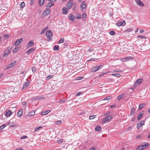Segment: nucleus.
<instances>
[{
	"instance_id": "obj_1",
	"label": "nucleus",
	"mask_w": 150,
	"mask_h": 150,
	"mask_svg": "<svg viewBox=\"0 0 150 150\" xmlns=\"http://www.w3.org/2000/svg\"><path fill=\"white\" fill-rule=\"evenodd\" d=\"M103 66V65H101L99 66H93L91 68L90 71L92 72H96L99 70L100 69L102 68Z\"/></svg>"
},
{
	"instance_id": "obj_2",
	"label": "nucleus",
	"mask_w": 150,
	"mask_h": 150,
	"mask_svg": "<svg viewBox=\"0 0 150 150\" xmlns=\"http://www.w3.org/2000/svg\"><path fill=\"white\" fill-rule=\"evenodd\" d=\"M112 117V115H110L105 117L102 120V123H105L108 122L109 121H110L111 120Z\"/></svg>"
},
{
	"instance_id": "obj_3",
	"label": "nucleus",
	"mask_w": 150,
	"mask_h": 150,
	"mask_svg": "<svg viewBox=\"0 0 150 150\" xmlns=\"http://www.w3.org/2000/svg\"><path fill=\"white\" fill-rule=\"evenodd\" d=\"M27 82H25L23 84V87L22 88V90H23L24 89H25L28 87L30 85V81H27V79H26Z\"/></svg>"
},
{
	"instance_id": "obj_4",
	"label": "nucleus",
	"mask_w": 150,
	"mask_h": 150,
	"mask_svg": "<svg viewBox=\"0 0 150 150\" xmlns=\"http://www.w3.org/2000/svg\"><path fill=\"white\" fill-rule=\"evenodd\" d=\"M50 13V10L49 8H46V11L43 12L42 15V17H44L48 15Z\"/></svg>"
},
{
	"instance_id": "obj_5",
	"label": "nucleus",
	"mask_w": 150,
	"mask_h": 150,
	"mask_svg": "<svg viewBox=\"0 0 150 150\" xmlns=\"http://www.w3.org/2000/svg\"><path fill=\"white\" fill-rule=\"evenodd\" d=\"M11 50V48H8L7 50L5 51L4 54H3V57H5L8 55Z\"/></svg>"
},
{
	"instance_id": "obj_6",
	"label": "nucleus",
	"mask_w": 150,
	"mask_h": 150,
	"mask_svg": "<svg viewBox=\"0 0 150 150\" xmlns=\"http://www.w3.org/2000/svg\"><path fill=\"white\" fill-rule=\"evenodd\" d=\"M143 81L142 79L140 78L137 80L134 84V86H138L139 84Z\"/></svg>"
},
{
	"instance_id": "obj_7",
	"label": "nucleus",
	"mask_w": 150,
	"mask_h": 150,
	"mask_svg": "<svg viewBox=\"0 0 150 150\" xmlns=\"http://www.w3.org/2000/svg\"><path fill=\"white\" fill-rule=\"evenodd\" d=\"M144 111H142L140 112L139 114V115L137 117L138 120H139L144 115Z\"/></svg>"
},
{
	"instance_id": "obj_8",
	"label": "nucleus",
	"mask_w": 150,
	"mask_h": 150,
	"mask_svg": "<svg viewBox=\"0 0 150 150\" xmlns=\"http://www.w3.org/2000/svg\"><path fill=\"white\" fill-rule=\"evenodd\" d=\"M73 1V0H70V1L67 3V6L68 8L70 9L72 7L73 4L71 2H72Z\"/></svg>"
},
{
	"instance_id": "obj_9",
	"label": "nucleus",
	"mask_w": 150,
	"mask_h": 150,
	"mask_svg": "<svg viewBox=\"0 0 150 150\" xmlns=\"http://www.w3.org/2000/svg\"><path fill=\"white\" fill-rule=\"evenodd\" d=\"M135 1L138 5L140 6L143 7L144 6V4L140 0H135Z\"/></svg>"
},
{
	"instance_id": "obj_10",
	"label": "nucleus",
	"mask_w": 150,
	"mask_h": 150,
	"mask_svg": "<svg viewBox=\"0 0 150 150\" xmlns=\"http://www.w3.org/2000/svg\"><path fill=\"white\" fill-rule=\"evenodd\" d=\"M46 35L48 38L52 37V31L49 30L47 31L46 33Z\"/></svg>"
},
{
	"instance_id": "obj_11",
	"label": "nucleus",
	"mask_w": 150,
	"mask_h": 150,
	"mask_svg": "<svg viewBox=\"0 0 150 150\" xmlns=\"http://www.w3.org/2000/svg\"><path fill=\"white\" fill-rule=\"evenodd\" d=\"M16 61H13L12 62L9 64L7 68V69L10 68L12 67L13 66H14L15 64L16 63Z\"/></svg>"
},
{
	"instance_id": "obj_12",
	"label": "nucleus",
	"mask_w": 150,
	"mask_h": 150,
	"mask_svg": "<svg viewBox=\"0 0 150 150\" xmlns=\"http://www.w3.org/2000/svg\"><path fill=\"white\" fill-rule=\"evenodd\" d=\"M126 24V22L125 21L123 20L122 22H120L116 24V25L118 26H121L122 25H124Z\"/></svg>"
},
{
	"instance_id": "obj_13",
	"label": "nucleus",
	"mask_w": 150,
	"mask_h": 150,
	"mask_svg": "<svg viewBox=\"0 0 150 150\" xmlns=\"http://www.w3.org/2000/svg\"><path fill=\"white\" fill-rule=\"evenodd\" d=\"M149 146V144L148 143H146V144L144 145H142L140 146L141 147V150H142L144 149L147 148Z\"/></svg>"
},
{
	"instance_id": "obj_14",
	"label": "nucleus",
	"mask_w": 150,
	"mask_h": 150,
	"mask_svg": "<svg viewBox=\"0 0 150 150\" xmlns=\"http://www.w3.org/2000/svg\"><path fill=\"white\" fill-rule=\"evenodd\" d=\"M23 39L22 38H21L17 40L14 44V45H17L20 43H21L23 41Z\"/></svg>"
},
{
	"instance_id": "obj_15",
	"label": "nucleus",
	"mask_w": 150,
	"mask_h": 150,
	"mask_svg": "<svg viewBox=\"0 0 150 150\" xmlns=\"http://www.w3.org/2000/svg\"><path fill=\"white\" fill-rule=\"evenodd\" d=\"M34 41L33 40H32L30 41L28 45H27V47H31L34 44Z\"/></svg>"
},
{
	"instance_id": "obj_16",
	"label": "nucleus",
	"mask_w": 150,
	"mask_h": 150,
	"mask_svg": "<svg viewBox=\"0 0 150 150\" xmlns=\"http://www.w3.org/2000/svg\"><path fill=\"white\" fill-rule=\"evenodd\" d=\"M82 2L83 3L81 4V9L83 11L84 10L86 9V6L85 2Z\"/></svg>"
},
{
	"instance_id": "obj_17",
	"label": "nucleus",
	"mask_w": 150,
	"mask_h": 150,
	"mask_svg": "<svg viewBox=\"0 0 150 150\" xmlns=\"http://www.w3.org/2000/svg\"><path fill=\"white\" fill-rule=\"evenodd\" d=\"M10 122H8V123H5L4 124L1 126H0V130H1L2 129L4 128L5 127H6L7 125H8L9 124Z\"/></svg>"
},
{
	"instance_id": "obj_18",
	"label": "nucleus",
	"mask_w": 150,
	"mask_h": 150,
	"mask_svg": "<svg viewBox=\"0 0 150 150\" xmlns=\"http://www.w3.org/2000/svg\"><path fill=\"white\" fill-rule=\"evenodd\" d=\"M35 49L34 47H32L29 50L27 51L26 53L28 54L29 53L32 52L34 51Z\"/></svg>"
},
{
	"instance_id": "obj_19",
	"label": "nucleus",
	"mask_w": 150,
	"mask_h": 150,
	"mask_svg": "<svg viewBox=\"0 0 150 150\" xmlns=\"http://www.w3.org/2000/svg\"><path fill=\"white\" fill-rule=\"evenodd\" d=\"M44 99H45V98L42 97L41 96H36L35 98V99L36 100H43Z\"/></svg>"
},
{
	"instance_id": "obj_20",
	"label": "nucleus",
	"mask_w": 150,
	"mask_h": 150,
	"mask_svg": "<svg viewBox=\"0 0 150 150\" xmlns=\"http://www.w3.org/2000/svg\"><path fill=\"white\" fill-rule=\"evenodd\" d=\"M62 11L63 13L65 14H67L68 13L67 9L65 7H64L62 8Z\"/></svg>"
},
{
	"instance_id": "obj_21",
	"label": "nucleus",
	"mask_w": 150,
	"mask_h": 150,
	"mask_svg": "<svg viewBox=\"0 0 150 150\" xmlns=\"http://www.w3.org/2000/svg\"><path fill=\"white\" fill-rule=\"evenodd\" d=\"M11 114V111L10 110H8V111L6 113V115L7 117H9Z\"/></svg>"
},
{
	"instance_id": "obj_22",
	"label": "nucleus",
	"mask_w": 150,
	"mask_h": 150,
	"mask_svg": "<svg viewBox=\"0 0 150 150\" xmlns=\"http://www.w3.org/2000/svg\"><path fill=\"white\" fill-rule=\"evenodd\" d=\"M23 111V110L22 109H20L19 111L18 112V113L17 114L18 116L20 117H21L22 114V112Z\"/></svg>"
},
{
	"instance_id": "obj_23",
	"label": "nucleus",
	"mask_w": 150,
	"mask_h": 150,
	"mask_svg": "<svg viewBox=\"0 0 150 150\" xmlns=\"http://www.w3.org/2000/svg\"><path fill=\"white\" fill-rule=\"evenodd\" d=\"M50 111V110H47L45 112L43 111L41 114L42 115H46Z\"/></svg>"
},
{
	"instance_id": "obj_24",
	"label": "nucleus",
	"mask_w": 150,
	"mask_h": 150,
	"mask_svg": "<svg viewBox=\"0 0 150 150\" xmlns=\"http://www.w3.org/2000/svg\"><path fill=\"white\" fill-rule=\"evenodd\" d=\"M112 98V97L111 96H108L106 97L105 99L103 100H109L111 99Z\"/></svg>"
},
{
	"instance_id": "obj_25",
	"label": "nucleus",
	"mask_w": 150,
	"mask_h": 150,
	"mask_svg": "<svg viewBox=\"0 0 150 150\" xmlns=\"http://www.w3.org/2000/svg\"><path fill=\"white\" fill-rule=\"evenodd\" d=\"M35 111H33L29 113L27 115L28 116H33L35 114Z\"/></svg>"
},
{
	"instance_id": "obj_26",
	"label": "nucleus",
	"mask_w": 150,
	"mask_h": 150,
	"mask_svg": "<svg viewBox=\"0 0 150 150\" xmlns=\"http://www.w3.org/2000/svg\"><path fill=\"white\" fill-rule=\"evenodd\" d=\"M53 50L54 51H58L59 50V46L58 45H55L53 48Z\"/></svg>"
},
{
	"instance_id": "obj_27",
	"label": "nucleus",
	"mask_w": 150,
	"mask_h": 150,
	"mask_svg": "<svg viewBox=\"0 0 150 150\" xmlns=\"http://www.w3.org/2000/svg\"><path fill=\"white\" fill-rule=\"evenodd\" d=\"M69 15H70L69 17V20L71 21H73L74 19V18H75V17L72 14H70Z\"/></svg>"
},
{
	"instance_id": "obj_28",
	"label": "nucleus",
	"mask_w": 150,
	"mask_h": 150,
	"mask_svg": "<svg viewBox=\"0 0 150 150\" xmlns=\"http://www.w3.org/2000/svg\"><path fill=\"white\" fill-rule=\"evenodd\" d=\"M111 75L117 77H120L121 76L120 74L118 73L111 74Z\"/></svg>"
},
{
	"instance_id": "obj_29",
	"label": "nucleus",
	"mask_w": 150,
	"mask_h": 150,
	"mask_svg": "<svg viewBox=\"0 0 150 150\" xmlns=\"http://www.w3.org/2000/svg\"><path fill=\"white\" fill-rule=\"evenodd\" d=\"M101 129V128L100 126H97L95 127V130L96 131H99Z\"/></svg>"
},
{
	"instance_id": "obj_30",
	"label": "nucleus",
	"mask_w": 150,
	"mask_h": 150,
	"mask_svg": "<svg viewBox=\"0 0 150 150\" xmlns=\"http://www.w3.org/2000/svg\"><path fill=\"white\" fill-rule=\"evenodd\" d=\"M145 121L144 120H143L140 121V123H139V125L141 126H142L145 123Z\"/></svg>"
},
{
	"instance_id": "obj_31",
	"label": "nucleus",
	"mask_w": 150,
	"mask_h": 150,
	"mask_svg": "<svg viewBox=\"0 0 150 150\" xmlns=\"http://www.w3.org/2000/svg\"><path fill=\"white\" fill-rule=\"evenodd\" d=\"M108 72H109V71H107L105 73H102L99 75V77H101L102 76H103L104 75L106 74Z\"/></svg>"
},
{
	"instance_id": "obj_32",
	"label": "nucleus",
	"mask_w": 150,
	"mask_h": 150,
	"mask_svg": "<svg viewBox=\"0 0 150 150\" xmlns=\"http://www.w3.org/2000/svg\"><path fill=\"white\" fill-rule=\"evenodd\" d=\"M144 105H145L144 104V103L140 104L139 107V110H141V109H142L143 108V107L144 106Z\"/></svg>"
},
{
	"instance_id": "obj_33",
	"label": "nucleus",
	"mask_w": 150,
	"mask_h": 150,
	"mask_svg": "<svg viewBox=\"0 0 150 150\" xmlns=\"http://www.w3.org/2000/svg\"><path fill=\"white\" fill-rule=\"evenodd\" d=\"M135 110V109L134 108H132L131 109V113L130 115H132V114H133Z\"/></svg>"
},
{
	"instance_id": "obj_34",
	"label": "nucleus",
	"mask_w": 150,
	"mask_h": 150,
	"mask_svg": "<svg viewBox=\"0 0 150 150\" xmlns=\"http://www.w3.org/2000/svg\"><path fill=\"white\" fill-rule=\"evenodd\" d=\"M124 97V95H119V96H118V100H121L122 99V98H123Z\"/></svg>"
},
{
	"instance_id": "obj_35",
	"label": "nucleus",
	"mask_w": 150,
	"mask_h": 150,
	"mask_svg": "<svg viewBox=\"0 0 150 150\" xmlns=\"http://www.w3.org/2000/svg\"><path fill=\"white\" fill-rule=\"evenodd\" d=\"M44 4V2H43L41 0H39V4L40 6H42Z\"/></svg>"
},
{
	"instance_id": "obj_36",
	"label": "nucleus",
	"mask_w": 150,
	"mask_h": 150,
	"mask_svg": "<svg viewBox=\"0 0 150 150\" xmlns=\"http://www.w3.org/2000/svg\"><path fill=\"white\" fill-rule=\"evenodd\" d=\"M137 38H143L144 39H146L147 38L145 36L143 35H139L137 37Z\"/></svg>"
},
{
	"instance_id": "obj_37",
	"label": "nucleus",
	"mask_w": 150,
	"mask_h": 150,
	"mask_svg": "<svg viewBox=\"0 0 150 150\" xmlns=\"http://www.w3.org/2000/svg\"><path fill=\"white\" fill-rule=\"evenodd\" d=\"M47 27L46 28V29L45 28L42 30L41 32V34H42L43 33H45V31L48 29Z\"/></svg>"
},
{
	"instance_id": "obj_38",
	"label": "nucleus",
	"mask_w": 150,
	"mask_h": 150,
	"mask_svg": "<svg viewBox=\"0 0 150 150\" xmlns=\"http://www.w3.org/2000/svg\"><path fill=\"white\" fill-rule=\"evenodd\" d=\"M122 72V71L119 69H117V70H113V71L112 72L114 73H117V72Z\"/></svg>"
},
{
	"instance_id": "obj_39",
	"label": "nucleus",
	"mask_w": 150,
	"mask_h": 150,
	"mask_svg": "<svg viewBox=\"0 0 150 150\" xmlns=\"http://www.w3.org/2000/svg\"><path fill=\"white\" fill-rule=\"evenodd\" d=\"M64 39L63 38H61L59 41L58 43H61L64 42Z\"/></svg>"
},
{
	"instance_id": "obj_40",
	"label": "nucleus",
	"mask_w": 150,
	"mask_h": 150,
	"mask_svg": "<svg viewBox=\"0 0 150 150\" xmlns=\"http://www.w3.org/2000/svg\"><path fill=\"white\" fill-rule=\"evenodd\" d=\"M25 4L24 2H22L21 4V8H23L25 6Z\"/></svg>"
},
{
	"instance_id": "obj_41",
	"label": "nucleus",
	"mask_w": 150,
	"mask_h": 150,
	"mask_svg": "<svg viewBox=\"0 0 150 150\" xmlns=\"http://www.w3.org/2000/svg\"><path fill=\"white\" fill-rule=\"evenodd\" d=\"M96 116L94 115H92L90 116L89 117V118L90 120H92Z\"/></svg>"
},
{
	"instance_id": "obj_42",
	"label": "nucleus",
	"mask_w": 150,
	"mask_h": 150,
	"mask_svg": "<svg viewBox=\"0 0 150 150\" xmlns=\"http://www.w3.org/2000/svg\"><path fill=\"white\" fill-rule=\"evenodd\" d=\"M9 35L7 34H5L4 35V37L5 39H7L8 38Z\"/></svg>"
},
{
	"instance_id": "obj_43",
	"label": "nucleus",
	"mask_w": 150,
	"mask_h": 150,
	"mask_svg": "<svg viewBox=\"0 0 150 150\" xmlns=\"http://www.w3.org/2000/svg\"><path fill=\"white\" fill-rule=\"evenodd\" d=\"M133 30V29L131 28H128L126 30V31L127 32H130L132 31Z\"/></svg>"
},
{
	"instance_id": "obj_44",
	"label": "nucleus",
	"mask_w": 150,
	"mask_h": 150,
	"mask_svg": "<svg viewBox=\"0 0 150 150\" xmlns=\"http://www.w3.org/2000/svg\"><path fill=\"white\" fill-rule=\"evenodd\" d=\"M115 33V32L113 30H111L110 32V34L111 35H114Z\"/></svg>"
},
{
	"instance_id": "obj_45",
	"label": "nucleus",
	"mask_w": 150,
	"mask_h": 150,
	"mask_svg": "<svg viewBox=\"0 0 150 150\" xmlns=\"http://www.w3.org/2000/svg\"><path fill=\"white\" fill-rule=\"evenodd\" d=\"M52 6L51 5V4L50 3H49L48 4H47V5L46 6V8H47L48 7H49L48 8H50Z\"/></svg>"
},
{
	"instance_id": "obj_46",
	"label": "nucleus",
	"mask_w": 150,
	"mask_h": 150,
	"mask_svg": "<svg viewBox=\"0 0 150 150\" xmlns=\"http://www.w3.org/2000/svg\"><path fill=\"white\" fill-rule=\"evenodd\" d=\"M65 100H63L59 101V102L61 104H63L65 102Z\"/></svg>"
},
{
	"instance_id": "obj_47",
	"label": "nucleus",
	"mask_w": 150,
	"mask_h": 150,
	"mask_svg": "<svg viewBox=\"0 0 150 150\" xmlns=\"http://www.w3.org/2000/svg\"><path fill=\"white\" fill-rule=\"evenodd\" d=\"M17 48H18V47H16L15 48H14V49H13V53H15V52H16L18 50H17Z\"/></svg>"
},
{
	"instance_id": "obj_48",
	"label": "nucleus",
	"mask_w": 150,
	"mask_h": 150,
	"mask_svg": "<svg viewBox=\"0 0 150 150\" xmlns=\"http://www.w3.org/2000/svg\"><path fill=\"white\" fill-rule=\"evenodd\" d=\"M32 71L33 72H35L36 71V69L35 67H33L32 68Z\"/></svg>"
},
{
	"instance_id": "obj_49",
	"label": "nucleus",
	"mask_w": 150,
	"mask_h": 150,
	"mask_svg": "<svg viewBox=\"0 0 150 150\" xmlns=\"http://www.w3.org/2000/svg\"><path fill=\"white\" fill-rule=\"evenodd\" d=\"M63 140H59L57 141V143L59 144H61L63 142Z\"/></svg>"
},
{
	"instance_id": "obj_50",
	"label": "nucleus",
	"mask_w": 150,
	"mask_h": 150,
	"mask_svg": "<svg viewBox=\"0 0 150 150\" xmlns=\"http://www.w3.org/2000/svg\"><path fill=\"white\" fill-rule=\"evenodd\" d=\"M82 94V92H78L76 93V96H79L80 95H81Z\"/></svg>"
},
{
	"instance_id": "obj_51",
	"label": "nucleus",
	"mask_w": 150,
	"mask_h": 150,
	"mask_svg": "<svg viewBox=\"0 0 150 150\" xmlns=\"http://www.w3.org/2000/svg\"><path fill=\"white\" fill-rule=\"evenodd\" d=\"M28 138V137L27 136H23L21 137V139H26V138Z\"/></svg>"
},
{
	"instance_id": "obj_52",
	"label": "nucleus",
	"mask_w": 150,
	"mask_h": 150,
	"mask_svg": "<svg viewBox=\"0 0 150 150\" xmlns=\"http://www.w3.org/2000/svg\"><path fill=\"white\" fill-rule=\"evenodd\" d=\"M16 126V124L15 123L11 124L10 125V126L11 127H14Z\"/></svg>"
},
{
	"instance_id": "obj_53",
	"label": "nucleus",
	"mask_w": 150,
	"mask_h": 150,
	"mask_svg": "<svg viewBox=\"0 0 150 150\" xmlns=\"http://www.w3.org/2000/svg\"><path fill=\"white\" fill-rule=\"evenodd\" d=\"M86 14L85 13H83L82 14V18H86Z\"/></svg>"
},
{
	"instance_id": "obj_54",
	"label": "nucleus",
	"mask_w": 150,
	"mask_h": 150,
	"mask_svg": "<svg viewBox=\"0 0 150 150\" xmlns=\"http://www.w3.org/2000/svg\"><path fill=\"white\" fill-rule=\"evenodd\" d=\"M53 76V75H49L47 76V78L48 79H50Z\"/></svg>"
},
{
	"instance_id": "obj_55",
	"label": "nucleus",
	"mask_w": 150,
	"mask_h": 150,
	"mask_svg": "<svg viewBox=\"0 0 150 150\" xmlns=\"http://www.w3.org/2000/svg\"><path fill=\"white\" fill-rule=\"evenodd\" d=\"M57 124H61L62 123V121L61 120H59L57 122Z\"/></svg>"
},
{
	"instance_id": "obj_56",
	"label": "nucleus",
	"mask_w": 150,
	"mask_h": 150,
	"mask_svg": "<svg viewBox=\"0 0 150 150\" xmlns=\"http://www.w3.org/2000/svg\"><path fill=\"white\" fill-rule=\"evenodd\" d=\"M137 128L138 129H139L140 127V125H139V123H138L137 125Z\"/></svg>"
},
{
	"instance_id": "obj_57",
	"label": "nucleus",
	"mask_w": 150,
	"mask_h": 150,
	"mask_svg": "<svg viewBox=\"0 0 150 150\" xmlns=\"http://www.w3.org/2000/svg\"><path fill=\"white\" fill-rule=\"evenodd\" d=\"M31 2V4L32 5H33L34 3V0H30Z\"/></svg>"
},
{
	"instance_id": "obj_58",
	"label": "nucleus",
	"mask_w": 150,
	"mask_h": 150,
	"mask_svg": "<svg viewBox=\"0 0 150 150\" xmlns=\"http://www.w3.org/2000/svg\"><path fill=\"white\" fill-rule=\"evenodd\" d=\"M116 106V105L115 104V105H111L110 106V107L112 108H114V107H115Z\"/></svg>"
},
{
	"instance_id": "obj_59",
	"label": "nucleus",
	"mask_w": 150,
	"mask_h": 150,
	"mask_svg": "<svg viewBox=\"0 0 150 150\" xmlns=\"http://www.w3.org/2000/svg\"><path fill=\"white\" fill-rule=\"evenodd\" d=\"M81 18V15L78 16H77L76 17V18L77 19H80Z\"/></svg>"
},
{
	"instance_id": "obj_60",
	"label": "nucleus",
	"mask_w": 150,
	"mask_h": 150,
	"mask_svg": "<svg viewBox=\"0 0 150 150\" xmlns=\"http://www.w3.org/2000/svg\"><path fill=\"white\" fill-rule=\"evenodd\" d=\"M14 150H23V149L18 148L17 149H15Z\"/></svg>"
},
{
	"instance_id": "obj_61",
	"label": "nucleus",
	"mask_w": 150,
	"mask_h": 150,
	"mask_svg": "<svg viewBox=\"0 0 150 150\" xmlns=\"http://www.w3.org/2000/svg\"><path fill=\"white\" fill-rule=\"evenodd\" d=\"M135 119V116H134L132 117V119H131V121H134V120Z\"/></svg>"
},
{
	"instance_id": "obj_62",
	"label": "nucleus",
	"mask_w": 150,
	"mask_h": 150,
	"mask_svg": "<svg viewBox=\"0 0 150 150\" xmlns=\"http://www.w3.org/2000/svg\"><path fill=\"white\" fill-rule=\"evenodd\" d=\"M141 149V146H140L139 147H138L136 149V150H139Z\"/></svg>"
},
{
	"instance_id": "obj_63",
	"label": "nucleus",
	"mask_w": 150,
	"mask_h": 150,
	"mask_svg": "<svg viewBox=\"0 0 150 150\" xmlns=\"http://www.w3.org/2000/svg\"><path fill=\"white\" fill-rule=\"evenodd\" d=\"M132 127H128V128L127 129H128V131H129L131 129H132Z\"/></svg>"
},
{
	"instance_id": "obj_64",
	"label": "nucleus",
	"mask_w": 150,
	"mask_h": 150,
	"mask_svg": "<svg viewBox=\"0 0 150 150\" xmlns=\"http://www.w3.org/2000/svg\"><path fill=\"white\" fill-rule=\"evenodd\" d=\"M49 3H50L51 6H53L54 5V3H53L52 2H49Z\"/></svg>"
}]
</instances>
